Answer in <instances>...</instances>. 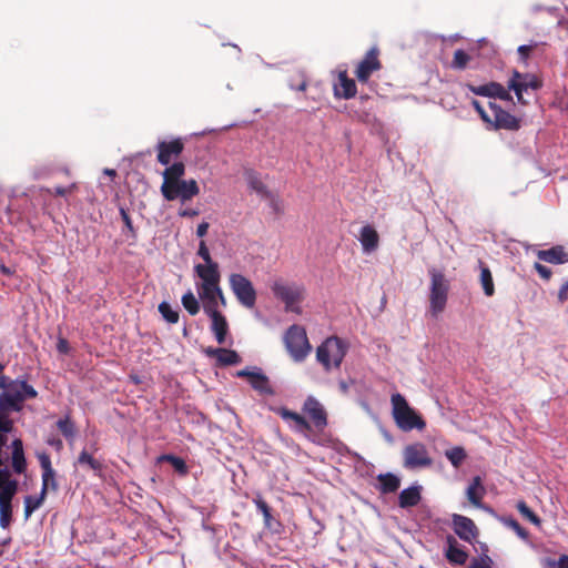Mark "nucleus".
Segmentation results:
<instances>
[{"label":"nucleus","mask_w":568,"mask_h":568,"mask_svg":"<svg viewBox=\"0 0 568 568\" xmlns=\"http://www.w3.org/2000/svg\"><path fill=\"white\" fill-rule=\"evenodd\" d=\"M185 165L181 161L173 162L162 173L161 193L166 201L180 200L185 203L200 193L197 182L193 179L183 180Z\"/></svg>","instance_id":"obj_1"},{"label":"nucleus","mask_w":568,"mask_h":568,"mask_svg":"<svg viewBox=\"0 0 568 568\" xmlns=\"http://www.w3.org/2000/svg\"><path fill=\"white\" fill-rule=\"evenodd\" d=\"M0 408L12 409L13 412H21L23 403L27 399H33L38 396L34 387L26 381L12 379L9 376H0Z\"/></svg>","instance_id":"obj_2"},{"label":"nucleus","mask_w":568,"mask_h":568,"mask_svg":"<svg viewBox=\"0 0 568 568\" xmlns=\"http://www.w3.org/2000/svg\"><path fill=\"white\" fill-rule=\"evenodd\" d=\"M392 416L396 426L403 432L413 429L423 430L426 427L424 418L409 406L406 398L399 394H393L390 397Z\"/></svg>","instance_id":"obj_3"},{"label":"nucleus","mask_w":568,"mask_h":568,"mask_svg":"<svg viewBox=\"0 0 568 568\" xmlns=\"http://www.w3.org/2000/svg\"><path fill=\"white\" fill-rule=\"evenodd\" d=\"M348 345L338 336L327 337L316 349V359L326 372L339 368Z\"/></svg>","instance_id":"obj_4"},{"label":"nucleus","mask_w":568,"mask_h":568,"mask_svg":"<svg viewBox=\"0 0 568 568\" xmlns=\"http://www.w3.org/2000/svg\"><path fill=\"white\" fill-rule=\"evenodd\" d=\"M271 290L274 296L284 303L286 312L302 313L300 304L305 298V287L303 285L276 280L273 282Z\"/></svg>","instance_id":"obj_5"},{"label":"nucleus","mask_w":568,"mask_h":568,"mask_svg":"<svg viewBox=\"0 0 568 568\" xmlns=\"http://www.w3.org/2000/svg\"><path fill=\"white\" fill-rule=\"evenodd\" d=\"M18 490V483L11 479L10 470L0 469V526L6 529L12 520V499Z\"/></svg>","instance_id":"obj_6"},{"label":"nucleus","mask_w":568,"mask_h":568,"mask_svg":"<svg viewBox=\"0 0 568 568\" xmlns=\"http://www.w3.org/2000/svg\"><path fill=\"white\" fill-rule=\"evenodd\" d=\"M430 275V293H429V311L434 317L443 313L448 298L449 284L445 275L432 268Z\"/></svg>","instance_id":"obj_7"},{"label":"nucleus","mask_w":568,"mask_h":568,"mask_svg":"<svg viewBox=\"0 0 568 568\" xmlns=\"http://www.w3.org/2000/svg\"><path fill=\"white\" fill-rule=\"evenodd\" d=\"M284 342L295 362L304 361L312 349L305 328L296 324L286 331Z\"/></svg>","instance_id":"obj_8"},{"label":"nucleus","mask_w":568,"mask_h":568,"mask_svg":"<svg viewBox=\"0 0 568 568\" xmlns=\"http://www.w3.org/2000/svg\"><path fill=\"white\" fill-rule=\"evenodd\" d=\"M229 283L240 304L246 308H253L255 306L256 291L247 277L239 273H233L229 277Z\"/></svg>","instance_id":"obj_9"},{"label":"nucleus","mask_w":568,"mask_h":568,"mask_svg":"<svg viewBox=\"0 0 568 568\" xmlns=\"http://www.w3.org/2000/svg\"><path fill=\"white\" fill-rule=\"evenodd\" d=\"M542 81L539 77L534 73H521L514 71L511 78L508 81V90H513L517 97V100L521 104H527L524 100V92L529 89L537 91L541 89Z\"/></svg>","instance_id":"obj_10"},{"label":"nucleus","mask_w":568,"mask_h":568,"mask_svg":"<svg viewBox=\"0 0 568 568\" xmlns=\"http://www.w3.org/2000/svg\"><path fill=\"white\" fill-rule=\"evenodd\" d=\"M379 53L377 47H372L357 63L354 74L359 83H367L372 74L383 68Z\"/></svg>","instance_id":"obj_11"},{"label":"nucleus","mask_w":568,"mask_h":568,"mask_svg":"<svg viewBox=\"0 0 568 568\" xmlns=\"http://www.w3.org/2000/svg\"><path fill=\"white\" fill-rule=\"evenodd\" d=\"M272 410L283 420L288 423L291 429L295 433L303 434L307 439L315 442L313 436V427L311 423L301 414L293 412L286 407H275Z\"/></svg>","instance_id":"obj_12"},{"label":"nucleus","mask_w":568,"mask_h":568,"mask_svg":"<svg viewBox=\"0 0 568 568\" xmlns=\"http://www.w3.org/2000/svg\"><path fill=\"white\" fill-rule=\"evenodd\" d=\"M490 123H487L495 130L517 131L521 126V120L504 110L495 102H489Z\"/></svg>","instance_id":"obj_13"},{"label":"nucleus","mask_w":568,"mask_h":568,"mask_svg":"<svg viewBox=\"0 0 568 568\" xmlns=\"http://www.w3.org/2000/svg\"><path fill=\"white\" fill-rule=\"evenodd\" d=\"M404 466L408 469L429 467L433 464L428 450L423 443L407 445L403 450Z\"/></svg>","instance_id":"obj_14"},{"label":"nucleus","mask_w":568,"mask_h":568,"mask_svg":"<svg viewBox=\"0 0 568 568\" xmlns=\"http://www.w3.org/2000/svg\"><path fill=\"white\" fill-rule=\"evenodd\" d=\"M302 410L305 415H307L311 419V425L313 427V432H323L327 424V413L324 406L313 396H308L303 404ZM315 437V435L313 434Z\"/></svg>","instance_id":"obj_15"},{"label":"nucleus","mask_w":568,"mask_h":568,"mask_svg":"<svg viewBox=\"0 0 568 568\" xmlns=\"http://www.w3.org/2000/svg\"><path fill=\"white\" fill-rule=\"evenodd\" d=\"M237 377L246 378L251 387L263 396H274L275 389L273 388L270 378L261 372L260 368L251 371L250 368L241 369L236 373Z\"/></svg>","instance_id":"obj_16"},{"label":"nucleus","mask_w":568,"mask_h":568,"mask_svg":"<svg viewBox=\"0 0 568 568\" xmlns=\"http://www.w3.org/2000/svg\"><path fill=\"white\" fill-rule=\"evenodd\" d=\"M183 150L184 143L180 138L171 141H160L156 145V160L168 168L173 160H176L182 154Z\"/></svg>","instance_id":"obj_17"},{"label":"nucleus","mask_w":568,"mask_h":568,"mask_svg":"<svg viewBox=\"0 0 568 568\" xmlns=\"http://www.w3.org/2000/svg\"><path fill=\"white\" fill-rule=\"evenodd\" d=\"M453 529L454 532L464 541L473 542L478 537V528L475 523L463 515H453Z\"/></svg>","instance_id":"obj_18"},{"label":"nucleus","mask_w":568,"mask_h":568,"mask_svg":"<svg viewBox=\"0 0 568 568\" xmlns=\"http://www.w3.org/2000/svg\"><path fill=\"white\" fill-rule=\"evenodd\" d=\"M38 459L42 469V495H47L49 491L55 493L59 488L55 479V470L52 467L50 456L47 453L38 454Z\"/></svg>","instance_id":"obj_19"},{"label":"nucleus","mask_w":568,"mask_h":568,"mask_svg":"<svg viewBox=\"0 0 568 568\" xmlns=\"http://www.w3.org/2000/svg\"><path fill=\"white\" fill-rule=\"evenodd\" d=\"M467 88L476 95L498 98L504 101H513L509 90L504 88L498 82H489L483 85L467 84Z\"/></svg>","instance_id":"obj_20"},{"label":"nucleus","mask_w":568,"mask_h":568,"mask_svg":"<svg viewBox=\"0 0 568 568\" xmlns=\"http://www.w3.org/2000/svg\"><path fill=\"white\" fill-rule=\"evenodd\" d=\"M194 272L202 280L200 287H215L220 285L221 274L216 262L196 264Z\"/></svg>","instance_id":"obj_21"},{"label":"nucleus","mask_w":568,"mask_h":568,"mask_svg":"<svg viewBox=\"0 0 568 568\" xmlns=\"http://www.w3.org/2000/svg\"><path fill=\"white\" fill-rule=\"evenodd\" d=\"M357 93L355 80L351 79L347 71H339L338 82L334 84V95L338 99H352Z\"/></svg>","instance_id":"obj_22"},{"label":"nucleus","mask_w":568,"mask_h":568,"mask_svg":"<svg viewBox=\"0 0 568 568\" xmlns=\"http://www.w3.org/2000/svg\"><path fill=\"white\" fill-rule=\"evenodd\" d=\"M447 549L445 551L446 559L453 565L463 566L468 559V552L458 546L456 538L452 535L446 537Z\"/></svg>","instance_id":"obj_23"},{"label":"nucleus","mask_w":568,"mask_h":568,"mask_svg":"<svg viewBox=\"0 0 568 568\" xmlns=\"http://www.w3.org/2000/svg\"><path fill=\"white\" fill-rule=\"evenodd\" d=\"M359 242L364 253H373L378 248L379 235L377 231L369 224L364 225L359 232Z\"/></svg>","instance_id":"obj_24"},{"label":"nucleus","mask_w":568,"mask_h":568,"mask_svg":"<svg viewBox=\"0 0 568 568\" xmlns=\"http://www.w3.org/2000/svg\"><path fill=\"white\" fill-rule=\"evenodd\" d=\"M537 257L550 264H564L568 262V252L562 245H556L548 250L538 251Z\"/></svg>","instance_id":"obj_25"},{"label":"nucleus","mask_w":568,"mask_h":568,"mask_svg":"<svg viewBox=\"0 0 568 568\" xmlns=\"http://www.w3.org/2000/svg\"><path fill=\"white\" fill-rule=\"evenodd\" d=\"M207 316L212 321L211 331L214 334L216 342L219 344H224L229 333V324L225 316L221 312Z\"/></svg>","instance_id":"obj_26"},{"label":"nucleus","mask_w":568,"mask_h":568,"mask_svg":"<svg viewBox=\"0 0 568 568\" xmlns=\"http://www.w3.org/2000/svg\"><path fill=\"white\" fill-rule=\"evenodd\" d=\"M74 465L80 466L87 470H92L97 476H101L103 470V463L94 458L93 455L87 449H83L79 454Z\"/></svg>","instance_id":"obj_27"},{"label":"nucleus","mask_w":568,"mask_h":568,"mask_svg":"<svg viewBox=\"0 0 568 568\" xmlns=\"http://www.w3.org/2000/svg\"><path fill=\"white\" fill-rule=\"evenodd\" d=\"M12 468L17 474H23L27 469V460L23 450V443L16 438L12 444Z\"/></svg>","instance_id":"obj_28"},{"label":"nucleus","mask_w":568,"mask_h":568,"mask_svg":"<svg viewBox=\"0 0 568 568\" xmlns=\"http://www.w3.org/2000/svg\"><path fill=\"white\" fill-rule=\"evenodd\" d=\"M199 296L203 301V310L206 315L220 312L214 287H200Z\"/></svg>","instance_id":"obj_29"},{"label":"nucleus","mask_w":568,"mask_h":568,"mask_svg":"<svg viewBox=\"0 0 568 568\" xmlns=\"http://www.w3.org/2000/svg\"><path fill=\"white\" fill-rule=\"evenodd\" d=\"M420 499V488L412 486L400 491L398 496V505L400 508H409L416 506Z\"/></svg>","instance_id":"obj_30"},{"label":"nucleus","mask_w":568,"mask_h":568,"mask_svg":"<svg viewBox=\"0 0 568 568\" xmlns=\"http://www.w3.org/2000/svg\"><path fill=\"white\" fill-rule=\"evenodd\" d=\"M485 494V488L481 484V478L476 476L473 478L471 484L468 486L466 490L467 499L475 507H481V499Z\"/></svg>","instance_id":"obj_31"},{"label":"nucleus","mask_w":568,"mask_h":568,"mask_svg":"<svg viewBox=\"0 0 568 568\" xmlns=\"http://www.w3.org/2000/svg\"><path fill=\"white\" fill-rule=\"evenodd\" d=\"M377 480L379 483V491L382 494L395 493L400 486V479L392 473L378 475Z\"/></svg>","instance_id":"obj_32"},{"label":"nucleus","mask_w":568,"mask_h":568,"mask_svg":"<svg viewBox=\"0 0 568 568\" xmlns=\"http://www.w3.org/2000/svg\"><path fill=\"white\" fill-rule=\"evenodd\" d=\"M215 358L221 366L236 365L241 362L237 352L227 348H216L214 351Z\"/></svg>","instance_id":"obj_33"},{"label":"nucleus","mask_w":568,"mask_h":568,"mask_svg":"<svg viewBox=\"0 0 568 568\" xmlns=\"http://www.w3.org/2000/svg\"><path fill=\"white\" fill-rule=\"evenodd\" d=\"M480 267V284L484 290L486 296H493L495 294V285L491 272L488 266L485 265L483 261H479Z\"/></svg>","instance_id":"obj_34"},{"label":"nucleus","mask_w":568,"mask_h":568,"mask_svg":"<svg viewBox=\"0 0 568 568\" xmlns=\"http://www.w3.org/2000/svg\"><path fill=\"white\" fill-rule=\"evenodd\" d=\"M246 180L248 183L250 189L255 191L256 193L267 196L268 190L267 186L263 183V181L260 179L258 174L254 171L246 172Z\"/></svg>","instance_id":"obj_35"},{"label":"nucleus","mask_w":568,"mask_h":568,"mask_svg":"<svg viewBox=\"0 0 568 568\" xmlns=\"http://www.w3.org/2000/svg\"><path fill=\"white\" fill-rule=\"evenodd\" d=\"M445 456L455 468H458L467 457L466 452L462 446H456L446 450Z\"/></svg>","instance_id":"obj_36"},{"label":"nucleus","mask_w":568,"mask_h":568,"mask_svg":"<svg viewBox=\"0 0 568 568\" xmlns=\"http://www.w3.org/2000/svg\"><path fill=\"white\" fill-rule=\"evenodd\" d=\"M47 495L40 491L39 497L27 496L24 498V517L28 519L34 510H37L44 501Z\"/></svg>","instance_id":"obj_37"},{"label":"nucleus","mask_w":568,"mask_h":568,"mask_svg":"<svg viewBox=\"0 0 568 568\" xmlns=\"http://www.w3.org/2000/svg\"><path fill=\"white\" fill-rule=\"evenodd\" d=\"M181 302L190 315L194 316L200 312V303L191 291L182 296Z\"/></svg>","instance_id":"obj_38"},{"label":"nucleus","mask_w":568,"mask_h":568,"mask_svg":"<svg viewBox=\"0 0 568 568\" xmlns=\"http://www.w3.org/2000/svg\"><path fill=\"white\" fill-rule=\"evenodd\" d=\"M288 85L292 90L305 91L307 88V78L303 71H296L290 77Z\"/></svg>","instance_id":"obj_39"},{"label":"nucleus","mask_w":568,"mask_h":568,"mask_svg":"<svg viewBox=\"0 0 568 568\" xmlns=\"http://www.w3.org/2000/svg\"><path fill=\"white\" fill-rule=\"evenodd\" d=\"M470 60L471 57L466 51L458 49L454 52L452 68L456 70H464L467 68Z\"/></svg>","instance_id":"obj_40"},{"label":"nucleus","mask_w":568,"mask_h":568,"mask_svg":"<svg viewBox=\"0 0 568 568\" xmlns=\"http://www.w3.org/2000/svg\"><path fill=\"white\" fill-rule=\"evenodd\" d=\"M160 460L169 462L180 475H186L189 471L184 459L181 457L174 455H162Z\"/></svg>","instance_id":"obj_41"},{"label":"nucleus","mask_w":568,"mask_h":568,"mask_svg":"<svg viewBox=\"0 0 568 568\" xmlns=\"http://www.w3.org/2000/svg\"><path fill=\"white\" fill-rule=\"evenodd\" d=\"M516 507L525 519H527L528 521L536 526H540V518L528 507V505L524 500L518 501Z\"/></svg>","instance_id":"obj_42"},{"label":"nucleus","mask_w":568,"mask_h":568,"mask_svg":"<svg viewBox=\"0 0 568 568\" xmlns=\"http://www.w3.org/2000/svg\"><path fill=\"white\" fill-rule=\"evenodd\" d=\"M253 501H254L256 508L263 515L264 525L270 528L271 527V520H272L271 507L268 506V504L260 495H257L253 499Z\"/></svg>","instance_id":"obj_43"},{"label":"nucleus","mask_w":568,"mask_h":568,"mask_svg":"<svg viewBox=\"0 0 568 568\" xmlns=\"http://www.w3.org/2000/svg\"><path fill=\"white\" fill-rule=\"evenodd\" d=\"M253 501H254L256 508L263 515L264 525L270 528L271 527V520H272L271 507L268 506V504L260 495H257L253 499Z\"/></svg>","instance_id":"obj_44"},{"label":"nucleus","mask_w":568,"mask_h":568,"mask_svg":"<svg viewBox=\"0 0 568 568\" xmlns=\"http://www.w3.org/2000/svg\"><path fill=\"white\" fill-rule=\"evenodd\" d=\"M159 312L168 323L176 324L179 322V312L174 311L169 303L162 302L159 305Z\"/></svg>","instance_id":"obj_45"},{"label":"nucleus","mask_w":568,"mask_h":568,"mask_svg":"<svg viewBox=\"0 0 568 568\" xmlns=\"http://www.w3.org/2000/svg\"><path fill=\"white\" fill-rule=\"evenodd\" d=\"M10 412L13 410L0 408V434H4V436H8V434L12 432L14 426L13 420L8 415Z\"/></svg>","instance_id":"obj_46"},{"label":"nucleus","mask_w":568,"mask_h":568,"mask_svg":"<svg viewBox=\"0 0 568 568\" xmlns=\"http://www.w3.org/2000/svg\"><path fill=\"white\" fill-rule=\"evenodd\" d=\"M57 426L64 437L69 438L73 436L74 426L68 418L59 419Z\"/></svg>","instance_id":"obj_47"},{"label":"nucleus","mask_w":568,"mask_h":568,"mask_svg":"<svg viewBox=\"0 0 568 568\" xmlns=\"http://www.w3.org/2000/svg\"><path fill=\"white\" fill-rule=\"evenodd\" d=\"M74 190H77V184L72 183L68 187L57 186L53 190L48 189L47 192L49 194H52V195H55V196H64V195H67V194H69L71 192H73Z\"/></svg>","instance_id":"obj_48"},{"label":"nucleus","mask_w":568,"mask_h":568,"mask_svg":"<svg viewBox=\"0 0 568 568\" xmlns=\"http://www.w3.org/2000/svg\"><path fill=\"white\" fill-rule=\"evenodd\" d=\"M491 559L489 556L485 555L479 559H474L469 566V568H491Z\"/></svg>","instance_id":"obj_49"},{"label":"nucleus","mask_w":568,"mask_h":568,"mask_svg":"<svg viewBox=\"0 0 568 568\" xmlns=\"http://www.w3.org/2000/svg\"><path fill=\"white\" fill-rule=\"evenodd\" d=\"M197 255L204 261V263L214 262L211 257L209 247L206 246V243L203 240L199 244Z\"/></svg>","instance_id":"obj_50"},{"label":"nucleus","mask_w":568,"mask_h":568,"mask_svg":"<svg viewBox=\"0 0 568 568\" xmlns=\"http://www.w3.org/2000/svg\"><path fill=\"white\" fill-rule=\"evenodd\" d=\"M471 105L474 106V109L477 111V113L479 114L480 119L485 122V123H490V114H488L486 112V110L483 108V105L480 104L479 101L477 100H473L471 101Z\"/></svg>","instance_id":"obj_51"},{"label":"nucleus","mask_w":568,"mask_h":568,"mask_svg":"<svg viewBox=\"0 0 568 568\" xmlns=\"http://www.w3.org/2000/svg\"><path fill=\"white\" fill-rule=\"evenodd\" d=\"M534 268L536 270V272L539 274V276L541 278H544L546 281L550 280L552 272L549 267H547L540 263H535Z\"/></svg>","instance_id":"obj_52"},{"label":"nucleus","mask_w":568,"mask_h":568,"mask_svg":"<svg viewBox=\"0 0 568 568\" xmlns=\"http://www.w3.org/2000/svg\"><path fill=\"white\" fill-rule=\"evenodd\" d=\"M508 526L510 528H513L519 537H521L524 539H526L528 537V531L524 527H521L517 520L509 519Z\"/></svg>","instance_id":"obj_53"},{"label":"nucleus","mask_w":568,"mask_h":568,"mask_svg":"<svg viewBox=\"0 0 568 568\" xmlns=\"http://www.w3.org/2000/svg\"><path fill=\"white\" fill-rule=\"evenodd\" d=\"M536 47H537V43H536V42H535V43H531V44H524V45H520V47L518 48V50H517V51H518V54L520 55L521 60L526 61V60L529 58V55H530L531 51H532Z\"/></svg>","instance_id":"obj_54"},{"label":"nucleus","mask_w":568,"mask_h":568,"mask_svg":"<svg viewBox=\"0 0 568 568\" xmlns=\"http://www.w3.org/2000/svg\"><path fill=\"white\" fill-rule=\"evenodd\" d=\"M120 214H121V217H122V221H123L124 225L128 227V230L134 236L135 235V230L133 227V223H132V220H131L129 213L126 212L125 209L121 207L120 209Z\"/></svg>","instance_id":"obj_55"},{"label":"nucleus","mask_w":568,"mask_h":568,"mask_svg":"<svg viewBox=\"0 0 568 568\" xmlns=\"http://www.w3.org/2000/svg\"><path fill=\"white\" fill-rule=\"evenodd\" d=\"M57 349L61 354H68L70 351L69 342L65 338H59L57 343Z\"/></svg>","instance_id":"obj_56"},{"label":"nucleus","mask_w":568,"mask_h":568,"mask_svg":"<svg viewBox=\"0 0 568 568\" xmlns=\"http://www.w3.org/2000/svg\"><path fill=\"white\" fill-rule=\"evenodd\" d=\"M558 300L564 303L565 301L568 300V281L565 282L561 287L559 288V292H558Z\"/></svg>","instance_id":"obj_57"},{"label":"nucleus","mask_w":568,"mask_h":568,"mask_svg":"<svg viewBox=\"0 0 568 568\" xmlns=\"http://www.w3.org/2000/svg\"><path fill=\"white\" fill-rule=\"evenodd\" d=\"M214 291H215V296L217 298L219 305L221 304L223 307L226 306V300H225V296H224L220 285L215 286Z\"/></svg>","instance_id":"obj_58"},{"label":"nucleus","mask_w":568,"mask_h":568,"mask_svg":"<svg viewBox=\"0 0 568 568\" xmlns=\"http://www.w3.org/2000/svg\"><path fill=\"white\" fill-rule=\"evenodd\" d=\"M210 227V224L207 222H202L197 225V229H196V235L199 237H203L206 235L207 233V230Z\"/></svg>","instance_id":"obj_59"},{"label":"nucleus","mask_w":568,"mask_h":568,"mask_svg":"<svg viewBox=\"0 0 568 568\" xmlns=\"http://www.w3.org/2000/svg\"><path fill=\"white\" fill-rule=\"evenodd\" d=\"M8 436H4V434H0V469H3V460H2V449L7 445Z\"/></svg>","instance_id":"obj_60"},{"label":"nucleus","mask_w":568,"mask_h":568,"mask_svg":"<svg viewBox=\"0 0 568 568\" xmlns=\"http://www.w3.org/2000/svg\"><path fill=\"white\" fill-rule=\"evenodd\" d=\"M557 568H568V555H561L558 558Z\"/></svg>","instance_id":"obj_61"},{"label":"nucleus","mask_w":568,"mask_h":568,"mask_svg":"<svg viewBox=\"0 0 568 568\" xmlns=\"http://www.w3.org/2000/svg\"><path fill=\"white\" fill-rule=\"evenodd\" d=\"M197 214H199V212L196 210H192V209L182 210L180 212V215L183 217H193V216H196Z\"/></svg>","instance_id":"obj_62"},{"label":"nucleus","mask_w":568,"mask_h":568,"mask_svg":"<svg viewBox=\"0 0 568 568\" xmlns=\"http://www.w3.org/2000/svg\"><path fill=\"white\" fill-rule=\"evenodd\" d=\"M355 116H356L357 120L366 122V121H368L369 113L368 112H361L359 113V112L355 111Z\"/></svg>","instance_id":"obj_63"},{"label":"nucleus","mask_w":568,"mask_h":568,"mask_svg":"<svg viewBox=\"0 0 568 568\" xmlns=\"http://www.w3.org/2000/svg\"><path fill=\"white\" fill-rule=\"evenodd\" d=\"M545 567H546V568H557V560H554V559L547 558V559L545 560Z\"/></svg>","instance_id":"obj_64"}]
</instances>
